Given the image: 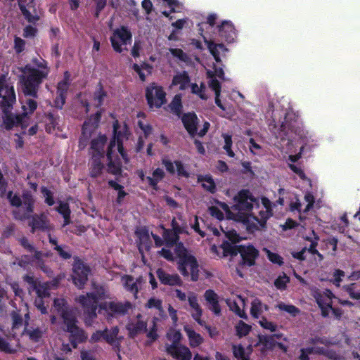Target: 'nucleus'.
Segmentation results:
<instances>
[{
    "label": "nucleus",
    "mask_w": 360,
    "mask_h": 360,
    "mask_svg": "<svg viewBox=\"0 0 360 360\" xmlns=\"http://www.w3.org/2000/svg\"><path fill=\"white\" fill-rule=\"evenodd\" d=\"M31 61L34 67L30 64L25 65L22 68L23 74L20 77V81L24 95L37 98L39 87L44 80L47 79L50 68L48 62L42 58L34 57Z\"/></svg>",
    "instance_id": "nucleus-1"
},
{
    "label": "nucleus",
    "mask_w": 360,
    "mask_h": 360,
    "mask_svg": "<svg viewBox=\"0 0 360 360\" xmlns=\"http://www.w3.org/2000/svg\"><path fill=\"white\" fill-rule=\"evenodd\" d=\"M23 211L13 210V218L18 221L30 219L28 225L31 227V233L37 231H50L51 226L47 216L44 213L32 214L34 211L35 199L30 191H22Z\"/></svg>",
    "instance_id": "nucleus-2"
},
{
    "label": "nucleus",
    "mask_w": 360,
    "mask_h": 360,
    "mask_svg": "<svg viewBox=\"0 0 360 360\" xmlns=\"http://www.w3.org/2000/svg\"><path fill=\"white\" fill-rule=\"evenodd\" d=\"M0 103L4 114V123L5 128L11 129L14 126L23 125V120L26 118V113L13 115L11 110L16 102V95L12 83L6 82L4 75H0Z\"/></svg>",
    "instance_id": "nucleus-3"
},
{
    "label": "nucleus",
    "mask_w": 360,
    "mask_h": 360,
    "mask_svg": "<svg viewBox=\"0 0 360 360\" xmlns=\"http://www.w3.org/2000/svg\"><path fill=\"white\" fill-rule=\"evenodd\" d=\"M224 257H234L240 254L241 259L238 262L240 267H250L256 264L259 256V251L252 244L232 245L228 241H223L220 245Z\"/></svg>",
    "instance_id": "nucleus-4"
},
{
    "label": "nucleus",
    "mask_w": 360,
    "mask_h": 360,
    "mask_svg": "<svg viewBox=\"0 0 360 360\" xmlns=\"http://www.w3.org/2000/svg\"><path fill=\"white\" fill-rule=\"evenodd\" d=\"M174 245V253L179 259L178 270L183 276L191 275V281H197L199 278V264L196 258L188 253L183 243L178 242Z\"/></svg>",
    "instance_id": "nucleus-5"
},
{
    "label": "nucleus",
    "mask_w": 360,
    "mask_h": 360,
    "mask_svg": "<svg viewBox=\"0 0 360 360\" xmlns=\"http://www.w3.org/2000/svg\"><path fill=\"white\" fill-rule=\"evenodd\" d=\"M53 307L60 316L59 324L63 331L70 330L78 324L77 310L75 307L70 306L66 300L54 299Z\"/></svg>",
    "instance_id": "nucleus-6"
},
{
    "label": "nucleus",
    "mask_w": 360,
    "mask_h": 360,
    "mask_svg": "<svg viewBox=\"0 0 360 360\" xmlns=\"http://www.w3.org/2000/svg\"><path fill=\"white\" fill-rule=\"evenodd\" d=\"M273 130L275 136L281 140L289 139L292 134L301 135L302 129L299 127L298 115L292 110L287 111L283 121L279 127L274 124Z\"/></svg>",
    "instance_id": "nucleus-7"
},
{
    "label": "nucleus",
    "mask_w": 360,
    "mask_h": 360,
    "mask_svg": "<svg viewBox=\"0 0 360 360\" xmlns=\"http://www.w3.org/2000/svg\"><path fill=\"white\" fill-rule=\"evenodd\" d=\"M181 119L185 129L192 138H194L196 135H198L200 137H203L207 133L210 127V122L205 121L202 129L198 132V126L200 120L195 112L184 113Z\"/></svg>",
    "instance_id": "nucleus-8"
},
{
    "label": "nucleus",
    "mask_w": 360,
    "mask_h": 360,
    "mask_svg": "<svg viewBox=\"0 0 360 360\" xmlns=\"http://www.w3.org/2000/svg\"><path fill=\"white\" fill-rule=\"evenodd\" d=\"M77 301L83 308L86 326H91L93 321L97 317L96 310L98 301L90 292L79 295Z\"/></svg>",
    "instance_id": "nucleus-9"
},
{
    "label": "nucleus",
    "mask_w": 360,
    "mask_h": 360,
    "mask_svg": "<svg viewBox=\"0 0 360 360\" xmlns=\"http://www.w3.org/2000/svg\"><path fill=\"white\" fill-rule=\"evenodd\" d=\"M110 41L113 50L121 53L127 50L126 47L122 48V45L126 46L131 43L132 34L127 27L122 25L113 30Z\"/></svg>",
    "instance_id": "nucleus-10"
},
{
    "label": "nucleus",
    "mask_w": 360,
    "mask_h": 360,
    "mask_svg": "<svg viewBox=\"0 0 360 360\" xmlns=\"http://www.w3.org/2000/svg\"><path fill=\"white\" fill-rule=\"evenodd\" d=\"M145 96L150 108H160L166 103V92L162 86L150 83L145 90Z\"/></svg>",
    "instance_id": "nucleus-11"
},
{
    "label": "nucleus",
    "mask_w": 360,
    "mask_h": 360,
    "mask_svg": "<svg viewBox=\"0 0 360 360\" xmlns=\"http://www.w3.org/2000/svg\"><path fill=\"white\" fill-rule=\"evenodd\" d=\"M91 271L89 266L86 264L78 257H74V263L72 264V279L73 283L79 288H83L86 281L88 276Z\"/></svg>",
    "instance_id": "nucleus-12"
},
{
    "label": "nucleus",
    "mask_w": 360,
    "mask_h": 360,
    "mask_svg": "<svg viewBox=\"0 0 360 360\" xmlns=\"http://www.w3.org/2000/svg\"><path fill=\"white\" fill-rule=\"evenodd\" d=\"M18 7L25 19L29 23L35 25L40 20L36 8L35 0H30L28 3L26 0H18Z\"/></svg>",
    "instance_id": "nucleus-13"
},
{
    "label": "nucleus",
    "mask_w": 360,
    "mask_h": 360,
    "mask_svg": "<svg viewBox=\"0 0 360 360\" xmlns=\"http://www.w3.org/2000/svg\"><path fill=\"white\" fill-rule=\"evenodd\" d=\"M259 214L261 216L260 219L258 217L254 216H248L244 219L243 223L245 225L248 233H254L257 231H260L266 228V221L269 216L268 214H265L264 212H260Z\"/></svg>",
    "instance_id": "nucleus-14"
},
{
    "label": "nucleus",
    "mask_w": 360,
    "mask_h": 360,
    "mask_svg": "<svg viewBox=\"0 0 360 360\" xmlns=\"http://www.w3.org/2000/svg\"><path fill=\"white\" fill-rule=\"evenodd\" d=\"M219 35L227 43H232L236 38L237 33L233 24L229 20H224L217 26Z\"/></svg>",
    "instance_id": "nucleus-15"
},
{
    "label": "nucleus",
    "mask_w": 360,
    "mask_h": 360,
    "mask_svg": "<svg viewBox=\"0 0 360 360\" xmlns=\"http://www.w3.org/2000/svg\"><path fill=\"white\" fill-rule=\"evenodd\" d=\"M251 200L250 193L248 190L240 191L237 195L234 197L236 204L233 205L235 210L238 211H251L253 205L251 202L248 200Z\"/></svg>",
    "instance_id": "nucleus-16"
},
{
    "label": "nucleus",
    "mask_w": 360,
    "mask_h": 360,
    "mask_svg": "<svg viewBox=\"0 0 360 360\" xmlns=\"http://www.w3.org/2000/svg\"><path fill=\"white\" fill-rule=\"evenodd\" d=\"M135 235L138 238L137 246L140 253H143V250L150 251L152 246V241L150 238L148 229L146 226L137 229L135 231Z\"/></svg>",
    "instance_id": "nucleus-17"
},
{
    "label": "nucleus",
    "mask_w": 360,
    "mask_h": 360,
    "mask_svg": "<svg viewBox=\"0 0 360 360\" xmlns=\"http://www.w3.org/2000/svg\"><path fill=\"white\" fill-rule=\"evenodd\" d=\"M205 43L207 44V49L214 57L215 61L218 63H221V57H225L229 49L223 44H217L202 36Z\"/></svg>",
    "instance_id": "nucleus-18"
},
{
    "label": "nucleus",
    "mask_w": 360,
    "mask_h": 360,
    "mask_svg": "<svg viewBox=\"0 0 360 360\" xmlns=\"http://www.w3.org/2000/svg\"><path fill=\"white\" fill-rule=\"evenodd\" d=\"M166 352L177 360H191L192 357L190 349L187 347L181 345L178 346L174 345H167Z\"/></svg>",
    "instance_id": "nucleus-19"
},
{
    "label": "nucleus",
    "mask_w": 360,
    "mask_h": 360,
    "mask_svg": "<svg viewBox=\"0 0 360 360\" xmlns=\"http://www.w3.org/2000/svg\"><path fill=\"white\" fill-rule=\"evenodd\" d=\"M65 332L70 333L69 340L74 349L77 348L79 344L85 342L88 338L85 330L80 328L78 324Z\"/></svg>",
    "instance_id": "nucleus-20"
},
{
    "label": "nucleus",
    "mask_w": 360,
    "mask_h": 360,
    "mask_svg": "<svg viewBox=\"0 0 360 360\" xmlns=\"http://www.w3.org/2000/svg\"><path fill=\"white\" fill-rule=\"evenodd\" d=\"M107 136L105 134H99L97 138L93 139L91 141V157L104 158V148L107 142Z\"/></svg>",
    "instance_id": "nucleus-21"
},
{
    "label": "nucleus",
    "mask_w": 360,
    "mask_h": 360,
    "mask_svg": "<svg viewBox=\"0 0 360 360\" xmlns=\"http://www.w3.org/2000/svg\"><path fill=\"white\" fill-rule=\"evenodd\" d=\"M208 309L216 316L221 315V307L219 302V296L212 289L207 290L204 293Z\"/></svg>",
    "instance_id": "nucleus-22"
},
{
    "label": "nucleus",
    "mask_w": 360,
    "mask_h": 360,
    "mask_svg": "<svg viewBox=\"0 0 360 360\" xmlns=\"http://www.w3.org/2000/svg\"><path fill=\"white\" fill-rule=\"evenodd\" d=\"M132 304L130 302L126 301L124 303L121 302H108V317H114L116 315H125L131 309Z\"/></svg>",
    "instance_id": "nucleus-23"
},
{
    "label": "nucleus",
    "mask_w": 360,
    "mask_h": 360,
    "mask_svg": "<svg viewBox=\"0 0 360 360\" xmlns=\"http://www.w3.org/2000/svg\"><path fill=\"white\" fill-rule=\"evenodd\" d=\"M156 274L162 284L167 285H182V281L178 274H169L161 268L156 271Z\"/></svg>",
    "instance_id": "nucleus-24"
},
{
    "label": "nucleus",
    "mask_w": 360,
    "mask_h": 360,
    "mask_svg": "<svg viewBox=\"0 0 360 360\" xmlns=\"http://www.w3.org/2000/svg\"><path fill=\"white\" fill-rule=\"evenodd\" d=\"M101 111H97L95 114L91 115L86 120L84 121L82 128V134L84 136L88 138L92 130L96 129L101 119Z\"/></svg>",
    "instance_id": "nucleus-25"
},
{
    "label": "nucleus",
    "mask_w": 360,
    "mask_h": 360,
    "mask_svg": "<svg viewBox=\"0 0 360 360\" xmlns=\"http://www.w3.org/2000/svg\"><path fill=\"white\" fill-rule=\"evenodd\" d=\"M104 158L91 157L89 163V176L91 178H98L101 176L104 169V165L102 160Z\"/></svg>",
    "instance_id": "nucleus-26"
},
{
    "label": "nucleus",
    "mask_w": 360,
    "mask_h": 360,
    "mask_svg": "<svg viewBox=\"0 0 360 360\" xmlns=\"http://www.w3.org/2000/svg\"><path fill=\"white\" fill-rule=\"evenodd\" d=\"M107 160V172L115 176H121L122 172V165L120 159L118 156L115 159H113V156L108 155Z\"/></svg>",
    "instance_id": "nucleus-27"
},
{
    "label": "nucleus",
    "mask_w": 360,
    "mask_h": 360,
    "mask_svg": "<svg viewBox=\"0 0 360 360\" xmlns=\"http://www.w3.org/2000/svg\"><path fill=\"white\" fill-rule=\"evenodd\" d=\"M191 82V79L188 73L186 71H182L175 75L172 81L173 86L179 85V90H186Z\"/></svg>",
    "instance_id": "nucleus-28"
},
{
    "label": "nucleus",
    "mask_w": 360,
    "mask_h": 360,
    "mask_svg": "<svg viewBox=\"0 0 360 360\" xmlns=\"http://www.w3.org/2000/svg\"><path fill=\"white\" fill-rule=\"evenodd\" d=\"M113 127V136L117 139V145L119 144V141L123 143V138L127 139H129V136L130 134L129 131V128L126 123L124 124L122 128L120 129V124L118 120H115L113 122L112 124Z\"/></svg>",
    "instance_id": "nucleus-29"
},
{
    "label": "nucleus",
    "mask_w": 360,
    "mask_h": 360,
    "mask_svg": "<svg viewBox=\"0 0 360 360\" xmlns=\"http://www.w3.org/2000/svg\"><path fill=\"white\" fill-rule=\"evenodd\" d=\"M184 330L186 332L188 336L189 345L192 348L197 347L203 342L204 339L202 335L196 333L189 326H184Z\"/></svg>",
    "instance_id": "nucleus-30"
},
{
    "label": "nucleus",
    "mask_w": 360,
    "mask_h": 360,
    "mask_svg": "<svg viewBox=\"0 0 360 360\" xmlns=\"http://www.w3.org/2000/svg\"><path fill=\"white\" fill-rule=\"evenodd\" d=\"M129 338H134L137 335L147 330V323L143 321H137L135 323H129L126 326Z\"/></svg>",
    "instance_id": "nucleus-31"
},
{
    "label": "nucleus",
    "mask_w": 360,
    "mask_h": 360,
    "mask_svg": "<svg viewBox=\"0 0 360 360\" xmlns=\"http://www.w3.org/2000/svg\"><path fill=\"white\" fill-rule=\"evenodd\" d=\"M274 338H280L281 335L274 334L272 335H258V342L256 345H262L266 349L272 350L274 349L276 342L274 340Z\"/></svg>",
    "instance_id": "nucleus-32"
},
{
    "label": "nucleus",
    "mask_w": 360,
    "mask_h": 360,
    "mask_svg": "<svg viewBox=\"0 0 360 360\" xmlns=\"http://www.w3.org/2000/svg\"><path fill=\"white\" fill-rule=\"evenodd\" d=\"M103 340L108 344L116 347L120 350V344L116 341L117 336L119 333L117 326L112 327L110 330L108 328L104 330Z\"/></svg>",
    "instance_id": "nucleus-33"
},
{
    "label": "nucleus",
    "mask_w": 360,
    "mask_h": 360,
    "mask_svg": "<svg viewBox=\"0 0 360 360\" xmlns=\"http://www.w3.org/2000/svg\"><path fill=\"white\" fill-rule=\"evenodd\" d=\"M160 228L163 229L162 237L167 247H173L176 243L179 242V234L170 229H165L162 224L160 225Z\"/></svg>",
    "instance_id": "nucleus-34"
},
{
    "label": "nucleus",
    "mask_w": 360,
    "mask_h": 360,
    "mask_svg": "<svg viewBox=\"0 0 360 360\" xmlns=\"http://www.w3.org/2000/svg\"><path fill=\"white\" fill-rule=\"evenodd\" d=\"M199 182L202 183V187L210 193H215L217 191L216 184L211 175L207 174L200 176L198 179Z\"/></svg>",
    "instance_id": "nucleus-35"
},
{
    "label": "nucleus",
    "mask_w": 360,
    "mask_h": 360,
    "mask_svg": "<svg viewBox=\"0 0 360 360\" xmlns=\"http://www.w3.org/2000/svg\"><path fill=\"white\" fill-rule=\"evenodd\" d=\"M165 176V172L160 168H157L153 172V177L146 176V180L153 189L158 191V184L160 181L162 180Z\"/></svg>",
    "instance_id": "nucleus-36"
},
{
    "label": "nucleus",
    "mask_w": 360,
    "mask_h": 360,
    "mask_svg": "<svg viewBox=\"0 0 360 360\" xmlns=\"http://www.w3.org/2000/svg\"><path fill=\"white\" fill-rule=\"evenodd\" d=\"M99 302L110 298L108 288L105 285L93 284V291L90 292Z\"/></svg>",
    "instance_id": "nucleus-37"
},
{
    "label": "nucleus",
    "mask_w": 360,
    "mask_h": 360,
    "mask_svg": "<svg viewBox=\"0 0 360 360\" xmlns=\"http://www.w3.org/2000/svg\"><path fill=\"white\" fill-rule=\"evenodd\" d=\"M300 352H305L307 354H321L324 355L330 359L333 358L334 352L332 350H328L323 347H308L306 348H302L300 349Z\"/></svg>",
    "instance_id": "nucleus-38"
},
{
    "label": "nucleus",
    "mask_w": 360,
    "mask_h": 360,
    "mask_svg": "<svg viewBox=\"0 0 360 360\" xmlns=\"http://www.w3.org/2000/svg\"><path fill=\"white\" fill-rule=\"evenodd\" d=\"M56 210L60 214L63 219V226H65L71 223L70 214L71 210L69 205L66 202H60L59 205L56 208Z\"/></svg>",
    "instance_id": "nucleus-39"
},
{
    "label": "nucleus",
    "mask_w": 360,
    "mask_h": 360,
    "mask_svg": "<svg viewBox=\"0 0 360 360\" xmlns=\"http://www.w3.org/2000/svg\"><path fill=\"white\" fill-rule=\"evenodd\" d=\"M106 97L107 92L104 90L102 82H99L97 84V89L94 93V100L97 102L96 108H100Z\"/></svg>",
    "instance_id": "nucleus-40"
},
{
    "label": "nucleus",
    "mask_w": 360,
    "mask_h": 360,
    "mask_svg": "<svg viewBox=\"0 0 360 360\" xmlns=\"http://www.w3.org/2000/svg\"><path fill=\"white\" fill-rule=\"evenodd\" d=\"M316 303L321 311V315L323 317H328L329 315V311L332 309V301H326L324 300L323 295H320L316 297Z\"/></svg>",
    "instance_id": "nucleus-41"
},
{
    "label": "nucleus",
    "mask_w": 360,
    "mask_h": 360,
    "mask_svg": "<svg viewBox=\"0 0 360 360\" xmlns=\"http://www.w3.org/2000/svg\"><path fill=\"white\" fill-rule=\"evenodd\" d=\"M171 110L174 114L178 117H181L183 115V105L181 101V96L179 94H176L173 98L172 102L169 104Z\"/></svg>",
    "instance_id": "nucleus-42"
},
{
    "label": "nucleus",
    "mask_w": 360,
    "mask_h": 360,
    "mask_svg": "<svg viewBox=\"0 0 360 360\" xmlns=\"http://www.w3.org/2000/svg\"><path fill=\"white\" fill-rule=\"evenodd\" d=\"M124 279H125V281H124V285L125 289L127 291L133 293L134 295V297L136 298L137 294L139 292V288H138V285H137L136 283L134 281L133 276H130V275H126L124 276Z\"/></svg>",
    "instance_id": "nucleus-43"
},
{
    "label": "nucleus",
    "mask_w": 360,
    "mask_h": 360,
    "mask_svg": "<svg viewBox=\"0 0 360 360\" xmlns=\"http://www.w3.org/2000/svg\"><path fill=\"white\" fill-rule=\"evenodd\" d=\"M7 199L12 207H20L23 205L22 195L20 197L18 194H13L12 191L7 193Z\"/></svg>",
    "instance_id": "nucleus-44"
},
{
    "label": "nucleus",
    "mask_w": 360,
    "mask_h": 360,
    "mask_svg": "<svg viewBox=\"0 0 360 360\" xmlns=\"http://www.w3.org/2000/svg\"><path fill=\"white\" fill-rule=\"evenodd\" d=\"M251 326L245 323L243 321H239L237 325L236 326V335L239 338H243L249 334L251 330Z\"/></svg>",
    "instance_id": "nucleus-45"
},
{
    "label": "nucleus",
    "mask_w": 360,
    "mask_h": 360,
    "mask_svg": "<svg viewBox=\"0 0 360 360\" xmlns=\"http://www.w3.org/2000/svg\"><path fill=\"white\" fill-rule=\"evenodd\" d=\"M224 234L226 238L228 239L227 241L232 245H236L243 239L234 229L227 230L226 231H224Z\"/></svg>",
    "instance_id": "nucleus-46"
},
{
    "label": "nucleus",
    "mask_w": 360,
    "mask_h": 360,
    "mask_svg": "<svg viewBox=\"0 0 360 360\" xmlns=\"http://www.w3.org/2000/svg\"><path fill=\"white\" fill-rule=\"evenodd\" d=\"M166 336L168 340L172 341L171 345H174L175 346L180 345V341L181 340L182 335L179 330L170 329L167 333Z\"/></svg>",
    "instance_id": "nucleus-47"
},
{
    "label": "nucleus",
    "mask_w": 360,
    "mask_h": 360,
    "mask_svg": "<svg viewBox=\"0 0 360 360\" xmlns=\"http://www.w3.org/2000/svg\"><path fill=\"white\" fill-rule=\"evenodd\" d=\"M262 306L261 300L255 299L251 304L250 314L252 317L258 319L260 313L262 311Z\"/></svg>",
    "instance_id": "nucleus-48"
},
{
    "label": "nucleus",
    "mask_w": 360,
    "mask_h": 360,
    "mask_svg": "<svg viewBox=\"0 0 360 360\" xmlns=\"http://www.w3.org/2000/svg\"><path fill=\"white\" fill-rule=\"evenodd\" d=\"M53 250L57 251L58 255L63 259L67 260L72 257V253L68 246L56 245L53 248Z\"/></svg>",
    "instance_id": "nucleus-49"
},
{
    "label": "nucleus",
    "mask_w": 360,
    "mask_h": 360,
    "mask_svg": "<svg viewBox=\"0 0 360 360\" xmlns=\"http://www.w3.org/2000/svg\"><path fill=\"white\" fill-rule=\"evenodd\" d=\"M25 104L22 106L23 112L26 113V117L28 114H32L37 108V103L33 98H27L25 101Z\"/></svg>",
    "instance_id": "nucleus-50"
},
{
    "label": "nucleus",
    "mask_w": 360,
    "mask_h": 360,
    "mask_svg": "<svg viewBox=\"0 0 360 360\" xmlns=\"http://www.w3.org/2000/svg\"><path fill=\"white\" fill-rule=\"evenodd\" d=\"M277 307L281 311L288 312L292 316H296L300 311L297 307L292 304H285L283 302L278 304Z\"/></svg>",
    "instance_id": "nucleus-51"
},
{
    "label": "nucleus",
    "mask_w": 360,
    "mask_h": 360,
    "mask_svg": "<svg viewBox=\"0 0 360 360\" xmlns=\"http://www.w3.org/2000/svg\"><path fill=\"white\" fill-rule=\"evenodd\" d=\"M191 87L192 94L198 95L202 100H206L207 98L205 94V86L203 83H201L200 86H198L196 83H192L191 84Z\"/></svg>",
    "instance_id": "nucleus-52"
},
{
    "label": "nucleus",
    "mask_w": 360,
    "mask_h": 360,
    "mask_svg": "<svg viewBox=\"0 0 360 360\" xmlns=\"http://www.w3.org/2000/svg\"><path fill=\"white\" fill-rule=\"evenodd\" d=\"M41 193L44 197V202L49 206H52L55 203L53 194L51 191L48 189L46 186L41 187Z\"/></svg>",
    "instance_id": "nucleus-53"
},
{
    "label": "nucleus",
    "mask_w": 360,
    "mask_h": 360,
    "mask_svg": "<svg viewBox=\"0 0 360 360\" xmlns=\"http://www.w3.org/2000/svg\"><path fill=\"white\" fill-rule=\"evenodd\" d=\"M25 333L29 336L30 339L32 341L35 342H39L42 337V331L39 328H37L33 330H29L25 328Z\"/></svg>",
    "instance_id": "nucleus-54"
},
{
    "label": "nucleus",
    "mask_w": 360,
    "mask_h": 360,
    "mask_svg": "<svg viewBox=\"0 0 360 360\" xmlns=\"http://www.w3.org/2000/svg\"><path fill=\"white\" fill-rule=\"evenodd\" d=\"M290 281L289 277L283 273V276H279L274 281V285L277 289L285 290L286 284Z\"/></svg>",
    "instance_id": "nucleus-55"
},
{
    "label": "nucleus",
    "mask_w": 360,
    "mask_h": 360,
    "mask_svg": "<svg viewBox=\"0 0 360 360\" xmlns=\"http://www.w3.org/2000/svg\"><path fill=\"white\" fill-rule=\"evenodd\" d=\"M169 51L174 57L178 58L182 62H186L188 60L187 54L181 49L170 48Z\"/></svg>",
    "instance_id": "nucleus-56"
},
{
    "label": "nucleus",
    "mask_w": 360,
    "mask_h": 360,
    "mask_svg": "<svg viewBox=\"0 0 360 360\" xmlns=\"http://www.w3.org/2000/svg\"><path fill=\"white\" fill-rule=\"evenodd\" d=\"M188 301L190 307L194 310L193 313H198L199 311H202L198 304L197 295L195 293L191 292L189 294L188 296Z\"/></svg>",
    "instance_id": "nucleus-57"
},
{
    "label": "nucleus",
    "mask_w": 360,
    "mask_h": 360,
    "mask_svg": "<svg viewBox=\"0 0 360 360\" xmlns=\"http://www.w3.org/2000/svg\"><path fill=\"white\" fill-rule=\"evenodd\" d=\"M39 300L49 297L50 296L49 288L46 285H37V288H34Z\"/></svg>",
    "instance_id": "nucleus-58"
},
{
    "label": "nucleus",
    "mask_w": 360,
    "mask_h": 360,
    "mask_svg": "<svg viewBox=\"0 0 360 360\" xmlns=\"http://www.w3.org/2000/svg\"><path fill=\"white\" fill-rule=\"evenodd\" d=\"M174 165L176 166V174L179 177H189V173L187 172V170L185 169V167L181 161L180 160H175Z\"/></svg>",
    "instance_id": "nucleus-59"
},
{
    "label": "nucleus",
    "mask_w": 360,
    "mask_h": 360,
    "mask_svg": "<svg viewBox=\"0 0 360 360\" xmlns=\"http://www.w3.org/2000/svg\"><path fill=\"white\" fill-rule=\"evenodd\" d=\"M95 3V9L94 16L98 18L101 11L105 8L107 5V0H93Z\"/></svg>",
    "instance_id": "nucleus-60"
},
{
    "label": "nucleus",
    "mask_w": 360,
    "mask_h": 360,
    "mask_svg": "<svg viewBox=\"0 0 360 360\" xmlns=\"http://www.w3.org/2000/svg\"><path fill=\"white\" fill-rule=\"evenodd\" d=\"M267 258L271 262L278 264V266H282L284 263L283 259L280 255L276 252H272L270 250L267 251Z\"/></svg>",
    "instance_id": "nucleus-61"
},
{
    "label": "nucleus",
    "mask_w": 360,
    "mask_h": 360,
    "mask_svg": "<svg viewBox=\"0 0 360 360\" xmlns=\"http://www.w3.org/2000/svg\"><path fill=\"white\" fill-rule=\"evenodd\" d=\"M46 117L48 121L46 127V131H48V129H50L51 128L55 129L58 124V117L51 112H48Z\"/></svg>",
    "instance_id": "nucleus-62"
},
{
    "label": "nucleus",
    "mask_w": 360,
    "mask_h": 360,
    "mask_svg": "<svg viewBox=\"0 0 360 360\" xmlns=\"http://www.w3.org/2000/svg\"><path fill=\"white\" fill-rule=\"evenodd\" d=\"M259 325L264 329L269 330L271 332H275L277 329V326L271 321H269L266 318L262 317L259 321Z\"/></svg>",
    "instance_id": "nucleus-63"
},
{
    "label": "nucleus",
    "mask_w": 360,
    "mask_h": 360,
    "mask_svg": "<svg viewBox=\"0 0 360 360\" xmlns=\"http://www.w3.org/2000/svg\"><path fill=\"white\" fill-rule=\"evenodd\" d=\"M38 32L37 27L32 26L31 25H27L23 29V37L25 38H33Z\"/></svg>",
    "instance_id": "nucleus-64"
}]
</instances>
